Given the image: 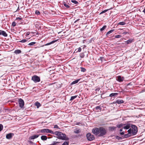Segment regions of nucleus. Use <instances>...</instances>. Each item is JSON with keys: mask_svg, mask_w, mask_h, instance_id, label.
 <instances>
[{"mask_svg": "<svg viewBox=\"0 0 145 145\" xmlns=\"http://www.w3.org/2000/svg\"><path fill=\"white\" fill-rule=\"evenodd\" d=\"M92 132L95 135L99 137L103 136L106 133V130L103 127L99 128L95 127L92 130Z\"/></svg>", "mask_w": 145, "mask_h": 145, "instance_id": "f257e3e1", "label": "nucleus"}, {"mask_svg": "<svg viewBox=\"0 0 145 145\" xmlns=\"http://www.w3.org/2000/svg\"><path fill=\"white\" fill-rule=\"evenodd\" d=\"M137 127L134 125H132L131 128L128 131V133L126 135L128 136L129 134H131L132 135H135L136 134L137 132Z\"/></svg>", "mask_w": 145, "mask_h": 145, "instance_id": "f03ea898", "label": "nucleus"}, {"mask_svg": "<svg viewBox=\"0 0 145 145\" xmlns=\"http://www.w3.org/2000/svg\"><path fill=\"white\" fill-rule=\"evenodd\" d=\"M54 134L57 136V138L58 139L63 140H68L69 138L66 137V135L65 134H63L59 131H56L54 133Z\"/></svg>", "mask_w": 145, "mask_h": 145, "instance_id": "7ed1b4c3", "label": "nucleus"}, {"mask_svg": "<svg viewBox=\"0 0 145 145\" xmlns=\"http://www.w3.org/2000/svg\"><path fill=\"white\" fill-rule=\"evenodd\" d=\"M31 80L35 83H36L40 81V77L36 75H34L32 77Z\"/></svg>", "mask_w": 145, "mask_h": 145, "instance_id": "20e7f679", "label": "nucleus"}, {"mask_svg": "<svg viewBox=\"0 0 145 145\" xmlns=\"http://www.w3.org/2000/svg\"><path fill=\"white\" fill-rule=\"evenodd\" d=\"M40 132L41 133H50L51 134L54 133L53 132L48 129H43L40 130Z\"/></svg>", "mask_w": 145, "mask_h": 145, "instance_id": "39448f33", "label": "nucleus"}, {"mask_svg": "<svg viewBox=\"0 0 145 145\" xmlns=\"http://www.w3.org/2000/svg\"><path fill=\"white\" fill-rule=\"evenodd\" d=\"M88 139L90 141L92 140L95 138L94 136L90 133H88L86 135Z\"/></svg>", "mask_w": 145, "mask_h": 145, "instance_id": "423d86ee", "label": "nucleus"}, {"mask_svg": "<svg viewBox=\"0 0 145 145\" xmlns=\"http://www.w3.org/2000/svg\"><path fill=\"white\" fill-rule=\"evenodd\" d=\"M18 102L21 108H22L24 105V101L22 99H19Z\"/></svg>", "mask_w": 145, "mask_h": 145, "instance_id": "0eeeda50", "label": "nucleus"}, {"mask_svg": "<svg viewBox=\"0 0 145 145\" xmlns=\"http://www.w3.org/2000/svg\"><path fill=\"white\" fill-rule=\"evenodd\" d=\"M2 35L5 37H6L7 36V34L6 32L2 30H0V35Z\"/></svg>", "mask_w": 145, "mask_h": 145, "instance_id": "6e6552de", "label": "nucleus"}, {"mask_svg": "<svg viewBox=\"0 0 145 145\" xmlns=\"http://www.w3.org/2000/svg\"><path fill=\"white\" fill-rule=\"evenodd\" d=\"M124 79L123 77H121V76H119L117 77V80L119 82H121Z\"/></svg>", "mask_w": 145, "mask_h": 145, "instance_id": "1a4fd4ad", "label": "nucleus"}, {"mask_svg": "<svg viewBox=\"0 0 145 145\" xmlns=\"http://www.w3.org/2000/svg\"><path fill=\"white\" fill-rule=\"evenodd\" d=\"M12 135H13V134L10 133L7 135L6 136V138L8 139H10L12 137Z\"/></svg>", "mask_w": 145, "mask_h": 145, "instance_id": "9d476101", "label": "nucleus"}, {"mask_svg": "<svg viewBox=\"0 0 145 145\" xmlns=\"http://www.w3.org/2000/svg\"><path fill=\"white\" fill-rule=\"evenodd\" d=\"M39 136V135H33V136H31L29 138L30 139H34L35 138H38Z\"/></svg>", "mask_w": 145, "mask_h": 145, "instance_id": "9b49d317", "label": "nucleus"}, {"mask_svg": "<svg viewBox=\"0 0 145 145\" xmlns=\"http://www.w3.org/2000/svg\"><path fill=\"white\" fill-rule=\"evenodd\" d=\"M132 125L129 123H128L127 124L126 126H124L123 128L125 129H129L130 127Z\"/></svg>", "mask_w": 145, "mask_h": 145, "instance_id": "f8f14e48", "label": "nucleus"}, {"mask_svg": "<svg viewBox=\"0 0 145 145\" xmlns=\"http://www.w3.org/2000/svg\"><path fill=\"white\" fill-rule=\"evenodd\" d=\"M124 102V101L122 100H118L116 101V103L118 104H120L121 103H123Z\"/></svg>", "mask_w": 145, "mask_h": 145, "instance_id": "ddd939ff", "label": "nucleus"}, {"mask_svg": "<svg viewBox=\"0 0 145 145\" xmlns=\"http://www.w3.org/2000/svg\"><path fill=\"white\" fill-rule=\"evenodd\" d=\"M118 94V93H112L109 96L112 97L113 96H117Z\"/></svg>", "mask_w": 145, "mask_h": 145, "instance_id": "4468645a", "label": "nucleus"}, {"mask_svg": "<svg viewBox=\"0 0 145 145\" xmlns=\"http://www.w3.org/2000/svg\"><path fill=\"white\" fill-rule=\"evenodd\" d=\"M47 138V137L45 135H42L41 137V139L43 140H46Z\"/></svg>", "mask_w": 145, "mask_h": 145, "instance_id": "2eb2a0df", "label": "nucleus"}, {"mask_svg": "<svg viewBox=\"0 0 145 145\" xmlns=\"http://www.w3.org/2000/svg\"><path fill=\"white\" fill-rule=\"evenodd\" d=\"M56 41H57V40H53L49 43H48L45 44L44 45L45 46H48V45H50L51 44L54 43V42H56Z\"/></svg>", "mask_w": 145, "mask_h": 145, "instance_id": "dca6fc26", "label": "nucleus"}, {"mask_svg": "<svg viewBox=\"0 0 145 145\" xmlns=\"http://www.w3.org/2000/svg\"><path fill=\"white\" fill-rule=\"evenodd\" d=\"M133 41V40L131 39H129L127 40L126 42L127 44H129L131 43Z\"/></svg>", "mask_w": 145, "mask_h": 145, "instance_id": "f3484780", "label": "nucleus"}, {"mask_svg": "<svg viewBox=\"0 0 145 145\" xmlns=\"http://www.w3.org/2000/svg\"><path fill=\"white\" fill-rule=\"evenodd\" d=\"M35 105L37 106V108H38L40 106H41L40 104L37 101L35 103Z\"/></svg>", "mask_w": 145, "mask_h": 145, "instance_id": "a211bd4d", "label": "nucleus"}, {"mask_svg": "<svg viewBox=\"0 0 145 145\" xmlns=\"http://www.w3.org/2000/svg\"><path fill=\"white\" fill-rule=\"evenodd\" d=\"M21 52V50H15L14 53L16 54H19Z\"/></svg>", "mask_w": 145, "mask_h": 145, "instance_id": "6ab92c4d", "label": "nucleus"}, {"mask_svg": "<svg viewBox=\"0 0 145 145\" xmlns=\"http://www.w3.org/2000/svg\"><path fill=\"white\" fill-rule=\"evenodd\" d=\"M116 127H109V129L111 131H113L116 130Z\"/></svg>", "mask_w": 145, "mask_h": 145, "instance_id": "aec40b11", "label": "nucleus"}, {"mask_svg": "<svg viewBox=\"0 0 145 145\" xmlns=\"http://www.w3.org/2000/svg\"><path fill=\"white\" fill-rule=\"evenodd\" d=\"M60 143V142H59L54 141L53 142V143L52 144H50L49 145H58L57 144Z\"/></svg>", "mask_w": 145, "mask_h": 145, "instance_id": "412c9836", "label": "nucleus"}, {"mask_svg": "<svg viewBox=\"0 0 145 145\" xmlns=\"http://www.w3.org/2000/svg\"><path fill=\"white\" fill-rule=\"evenodd\" d=\"M79 80H80L79 79H78V80H75V81H73L71 83V84H72V85L74 84L77 83L79 81Z\"/></svg>", "mask_w": 145, "mask_h": 145, "instance_id": "4be33fe9", "label": "nucleus"}, {"mask_svg": "<svg viewBox=\"0 0 145 145\" xmlns=\"http://www.w3.org/2000/svg\"><path fill=\"white\" fill-rule=\"evenodd\" d=\"M77 97V95H75L74 96H72L71 97L70 99V101H71L75 99Z\"/></svg>", "mask_w": 145, "mask_h": 145, "instance_id": "5701e85b", "label": "nucleus"}, {"mask_svg": "<svg viewBox=\"0 0 145 145\" xmlns=\"http://www.w3.org/2000/svg\"><path fill=\"white\" fill-rule=\"evenodd\" d=\"M125 125V124L121 123L120 124L117 125V127H118L119 128H120L121 127H123V125Z\"/></svg>", "mask_w": 145, "mask_h": 145, "instance_id": "b1692460", "label": "nucleus"}, {"mask_svg": "<svg viewBox=\"0 0 145 145\" xmlns=\"http://www.w3.org/2000/svg\"><path fill=\"white\" fill-rule=\"evenodd\" d=\"M95 109L97 110H98L97 111V112H99V110H100V111H101V108L99 106H97V107H95Z\"/></svg>", "mask_w": 145, "mask_h": 145, "instance_id": "393cba45", "label": "nucleus"}, {"mask_svg": "<svg viewBox=\"0 0 145 145\" xmlns=\"http://www.w3.org/2000/svg\"><path fill=\"white\" fill-rule=\"evenodd\" d=\"M80 132V129H76L75 131H74V133H76L78 134Z\"/></svg>", "mask_w": 145, "mask_h": 145, "instance_id": "a878e982", "label": "nucleus"}, {"mask_svg": "<svg viewBox=\"0 0 145 145\" xmlns=\"http://www.w3.org/2000/svg\"><path fill=\"white\" fill-rule=\"evenodd\" d=\"M69 142L68 141H65L61 145H69Z\"/></svg>", "mask_w": 145, "mask_h": 145, "instance_id": "bb28decb", "label": "nucleus"}, {"mask_svg": "<svg viewBox=\"0 0 145 145\" xmlns=\"http://www.w3.org/2000/svg\"><path fill=\"white\" fill-rule=\"evenodd\" d=\"M118 24L120 25H123L125 24V23L124 22H119Z\"/></svg>", "mask_w": 145, "mask_h": 145, "instance_id": "cd10ccee", "label": "nucleus"}, {"mask_svg": "<svg viewBox=\"0 0 145 145\" xmlns=\"http://www.w3.org/2000/svg\"><path fill=\"white\" fill-rule=\"evenodd\" d=\"M114 31V29L111 30H110V31H109L106 34V35H109L110 34V33L113 32Z\"/></svg>", "mask_w": 145, "mask_h": 145, "instance_id": "c85d7f7f", "label": "nucleus"}, {"mask_svg": "<svg viewBox=\"0 0 145 145\" xmlns=\"http://www.w3.org/2000/svg\"><path fill=\"white\" fill-rule=\"evenodd\" d=\"M106 25H104L102 28L100 29L101 31H103L104 30L106 27Z\"/></svg>", "mask_w": 145, "mask_h": 145, "instance_id": "c756f323", "label": "nucleus"}, {"mask_svg": "<svg viewBox=\"0 0 145 145\" xmlns=\"http://www.w3.org/2000/svg\"><path fill=\"white\" fill-rule=\"evenodd\" d=\"M35 43L36 42H32L29 43L28 45L30 46H32L34 45Z\"/></svg>", "mask_w": 145, "mask_h": 145, "instance_id": "7c9ffc66", "label": "nucleus"}, {"mask_svg": "<svg viewBox=\"0 0 145 145\" xmlns=\"http://www.w3.org/2000/svg\"><path fill=\"white\" fill-rule=\"evenodd\" d=\"M71 1L74 3V4H78V3L77 1H75V0H72Z\"/></svg>", "mask_w": 145, "mask_h": 145, "instance_id": "2f4dec72", "label": "nucleus"}, {"mask_svg": "<svg viewBox=\"0 0 145 145\" xmlns=\"http://www.w3.org/2000/svg\"><path fill=\"white\" fill-rule=\"evenodd\" d=\"M108 10H105L102 11L100 13V14H102L103 13H105V12H106L107 11H108Z\"/></svg>", "mask_w": 145, "mask_h": 145, "instance_id": "473e14b6", "label": "nucleus"}, {"mask_svg": "<svg viewBox=\"0 0 145 145\" xmlns=\"http://www.w3.org/2000/svg\"><path fill=\"white\" fill-rule=\"evenodd\" d=\"M80 69L82 72H85L86 71V69L83 67H80Z\"/></svg>", "mask_w": 145, "mask_h": 145, "instance_id": "72a5a7b5", "label": "nucleus"}, {"mask_svg": "<svg viewBox=\"0 0 145 145\" xmlns=\"http://www.w3.org/2000/svg\"><path fill=\"white\" fill-rule=\"evenodd\" d=\"M63 5H64L65 7H67V8H69L70 7V6H69V5H68L66 4L65 2H64V3H63Z\"/></svg>", "mask_w": 145, "mask_h": 145, "instance_id": "f704fd0d", "label": "nucleus"}, {"mask_svg": "<svg viewBox=\"0 0 145 145\" xmlns=\"http://www.w3.org/2000/svg\"><path fill=\"white\" fill-rule=\"evenodd\" d=\"M27 40L26 39H23L22 40L19 41L20 42H27Z\"/></svg>", "mask_w": 145, "mask_h": 145, "instance_id": "c9c22d12", "label": "nucleus"}, {"mask_svg": "<svg viewBox=\"0 0 145 145\" xmlns=\"http://www.w3.org/2000/svg\"><path fill=\"white\" fill-rule=\"evenodd\" d=\"M116 139L118 140H120L122 139L121 137H120L118 136H116Z\"/></svg>", "mask_w": 145, "mask_h": 145, "instance_id": "e433bc0d", "label": "nucleus"}, {"mask_svg": "<svg viewBox=\"0 0 145 145\" xmlns=\"http://www.w3.org/2000/svg\"><path fill=\"white\" fill-rule=\"evenodd\" d=\"M121 35H118L115 36V37L117 38H119L121 37Z\"/></svg>", "mask_w": 145, "mask_h": 145, "instance_id": "4c0bfd02", "label": "nucleus"}, {"mask_svg": "<svg viewBox=\"0 0 145 145\" xmlns=\"http://www.w3.org/2000/svg\"><path fill=\"white\" fill-rule=\"evenodd\" d=\"M35 13L36 14H37V15H39V14H40V13L39 11L38 10H36L35 11Z\"/></svg>", "mask_w": 145, "mask_h": 145, "instance_id": "58836bf2", "label": "nucleus"}, {"mask_svg": "<svg viewBox=\"0 0 145 145\" xmlns=\"http://www.w3.org/2000/svg\"><path fill=\"white\" fill-rule=\"evenodd\" d=\"M3 129V126L2 124H0V131H1V130Z\"/></svg>", "mask_w": 145, "mask_h": 145, "instance_id": "ea45409f", "label": "nucleus"}, {"mask_svg": "<svg viewBox=\"0 0 145 145\" xmlns=\"http://www.w3.org/2000/svg\"><path fill=\"white\" fill-rule=\"evenodd\" d=\"M12 25L13 26H15L16 25V23L15 22H13L12 23Z\"/></svg>", "mask_w": 145, "mask_h": 145, "instance_id": "a19ab883", "label": "nucleus"}, {"mask_svg": "<svg viewBox=\"0 0 145 145\" xmlns=\"http://www.w3.org/2000/svg\"><path fill=\"white\" fill-rule=\"evenodd\" d=\"M78 51H77L76 52H80L81 51L82 49L80 47H79L78 49Z\"/></svg>", "mask_w": 145, "mask_h": 145, "instance_id": "79ce46f5", "label": "nucleus"}, {"mask_svg": "<svg viewBox=\"0 0 145 145\" xmlns=\"http://www.w3.org/2000/svg\"><path fill=\"white\" fill-rule=\"evenodd\" d=\"M16 19L17 20H21L22 19V18L20 17H18L16 18Z\"/></svg>", "mask_w": 145, "mask_h": 145, "instance_id": "37998d69", "label": "nucleus"}, {"mask_svg": "<svg viewBox=\"0 0 145 145\" xmlns=\"http://www.w3.org/2000/svg\"><path fill=\"white\" fill-rule=\"evenodd\" d=\"M100 88H97V89H96L95 91H99V90H100Z\"/></svg>", "mask_w": 145, "mask_h": 145, "instance_id": "c03bdc74", "label": "nucleus"}, {"mask_svg": "<svg viewBox=\"0 0 145 145\" xmlns=\"http://www.w3.org/2000/svg\"><path fill=\"white\" fill-rule=\"evenodd\" d=\"M58 127L57 125H55L54 127V128H57Z\"/></svg>", "mask_w": 145, "mask_h": 145, "instance_id": "a18cd8bd", "label": "nucleus"}, {"mask_svg": "<svg viewBox=\"0 0 145 145\" xmlns=\"http://www.w3.org/2000/svg\"><path fill=\"white\" fill-rule=\"evenodd\" d=\"M80 20V19H78L77 20H76L74 22V23H75L76 22H77V21H79V20Z\"/></svg>", "mask_w": 145, "mask_h": 145, "instance_id": "49530a36", "label": "nucleus"}, {"mask_svg": "<svg viewBox=\"0 0 145 145\" xmlns=\"http://www.w3.org/2000/svg\"><path fill=\"white\" fill-rule=\"evenodd\" d=\"M120 134L121 135H123L124 134V132H121L120 133Z\"/></svg>", "mask_w": 145, "mask_h": 145, "instance_id": "de8ad7c7", "label": "nucleus"}, {"mask_svg": "<svg viewBox=\"0 0 145 145\" xmlns=\"http://www.w3.org/2000/svg\"><path fill=\"white\" fill-rule=\"evenodd\" d=\"M101 60V61H102L103 59V57H100Z\"/></svg>", "mask_w": 145, "mask_h": 145, "instance_id": "09e8293b", "label": "nucleus"}, {"mask_svg": "<svg viewBox=\"0 0 145 145\" xmlns=\"http://www.w3.org/2000/svg\"><path fill=\"white\" fill-rule=\"evenodd\" d=\"M143 12L144 13H145V8H144V10H143Z\"/></svg>", "mask_w": 145, "mask_h": 145, "instance_id": "8fccbe9b", "label": "nucleus"}, {"mask_svg": "<svg viewBox=\"0 0 145 145\" xmlns=\"http://www.w3.org/2000/svg\"><path fill=\"white\" fill-rule=\"evenodd\" d=\"M29 142L30 143H31V144H32V143H33V142H32V141H29Z\"/></svg>", "mask_w": 145, "mask_h": 145, "instance_id": "3c124183", "label": "nucleus"}, {"mask_svg": "<svg viewBox=\"0 0 145 145\" xmlns=\"http://www.w3.org/2000/svg\"><path fill=\"white\" fill-rule=\"evenodd\" d=\"M120 131L121 132L122 131V129H120Z\"/></svg>", "mask_w": 145, "mask_h": 145, "instance_id": "603ef678", "label": "nucleus"}, {"mask_svg": "<svg viewBox=\"0 0 145 145\" xmlns=\"http://www.w3.org/2000/svg\"><path fill=\"white\" fill-rule=\"evenodd\" d=\"M55 83H52V84H50L49 85H52V84H54Z\"/></svg>", "mask_w": 145, "mask_h": 145, "instance_id": "864d4df0", "label": "nucleus"}, {"mask_svg": "<svg viewBox=\"0 0 145 145\" xmlns=\"http://www.w3.org/2000/svg\"><path fill=\"white\" fill-rule=\"evenodd\" d=\"M29 35V33H27V35Z\"/></svg>", "mask_w": 145, "mask_h": 145, "instance_id": "5fc2aeb1", "label": "nucleus"}, {"mask_svg": "<svg viewBox=\"0 0 145 145\" xmlns=\"http://www.w3.org/2000/svg\"><path fill=\"white\" fill-rule=\"evenodd\" d=\"M34 144H35V143H34Z\"/></svg>", "mask_w": 145, "mask_h": 145, "instance_id": "6e6d98bb", "label": "nucleus"}]
</instances>
